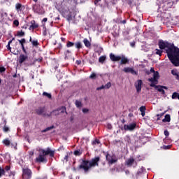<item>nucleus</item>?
I'll list each match as a JSON object with an SVG mask.
<instances>
[{
	"label": "nucleus",
	"instance_id": "3c124183",
	"mask_svg": "<svg viewBox=\"0 0 179 179\" xmlns=\"http://www.w3.org/2000/svg\"><path fill=\"white\" fill-rule=\"evenodd\" d=\"M70 52H71V51L66 50V55H68V54H69Z\"/></svg>",
	"mask_w": 179,
	"mask_h": 179
},
{
	"label": "nucleus",
	"instance_id": "774afa93",
	"mask_svg": "<svg viewBox=\"0 0 179 179\" xmlns=\"http://www.w3.org/2000/svg\"><path fill=\"white\" fill-rule=\"evenodd\" d=\"M1 80H0V83H1Z\"/></svg>",
	"mask_w": 179,
	"mask_h": 179
},
{
	"label": "nucleus",
	"instance_id": "1a4fd4ad",
	"mask_svg": "<svg viewBox=\"0 0 179 179\" xmlns=\"http://www.w3.org/2000/svg\"><path fill=\"white\" fill-rule=\"evenodd\" d=\"M135 127H136V124L133 123L128 125H124V128L125 131H134V129H135Z\"/></svg>",
	"mask_w": 179,
	"mask_h": 179
},
{
	"label": "nucleus",
	"instance_id": "2f4dec72",
	"mask_svg": "<svg viewBox=\"0 0 179 179\" xmlns=\"http://www.w3.org/2000/svg\"><path fill=\"white\" fill-rule=\"evenodd\" d=\"M43 96H46V97H48V99H51V94H48L47 92H43Z\"/></svg>",
	"mask_w": 179,
	"mask_h": 179
},
{
	"label": "nucleus",
	"instance_id": "4be33fe9",
	"mask_svg": "<svg viewBox=\"0 0 179 179\" xmlns=\"http://www.w3.org/2000/svg\"><path fill=\"white\" fill-rule=\"evenodd\" d=\"M75 104L78 108H80V107H82V102H80V101H76Z\"/></svg>",
	"mask_w": 179,
	"mask_h": 179
},
{
	"label": "nucleus",
	"instance_id": "79ce46f5",
	"mask_svg": "<svg viewBox=\"0 0 179 179\" xmlns=\"http://www.w3.org/2000/svg\"><path fill=\"white\" fill-rule=\"evenodd\" d=\"M0 72H5V67H0Z\"/></svg>",
	"mask_w": 179,
	"mask_h": 179
},
{
	"label": "nucleus",
	"instance_id": "bb28decb",
	"mask_svg": "<svg viewBox=\"0 0 179 179\" xmlns=\"http://www.w3.org/2000/svg\"><path fill=\"white\" fill-rule=\"evenodd\" d=\"M82 111L84 114H89V108H83Z\"/></svg>",
	"mask_w": 179,
	"mask_h": 179
},
{
	"label": "nucleus",
	"instance_id": "6e6d98bb",
	"mask_svg": "<svg viewBox=\"0 0 179 179\" xmlns=\"http://www.w3.org/2000/svg\"><path fill=\"white\" fill-rule=\"evenodd\" d=\"M76 63L79 65V64H80V61H77Z\"/></svg>",
	"mask_w": 179,
	"mask_h": 179
},
{
	"label": "nucleus",
	"instance_id": "49530a36",
	"mask_svg": "<svg viewBox=\"0 0 179 179\" xmlns=\"http://www.w3.org/2000/svg\"><path fill=\"white\" fill-rule=\"evenodd\" d=\"M6 171H9V170H10V167L6 166Z\"/></svg>",
	"mask_w": 179,
	"mask_h": 179
},
{
	"label": "nucleus",
	"instance_id": "09e8293b",
	"mask_svg": "<svg viewBox=\"0 0 179 179\" xmlns=\"http://www.w3.org/2000/svg\"><path fill=\"white\" fill-rule=\"evenodd\" d=\"M94 143L99 144V143H100V141H99V140H96V141H94Z\"/></svg>",
	"mask_w": 179,
	"mask_h": 179
},
{
	"label": "nucleus",
	"instance_id": "6ab92c4d",
	"mask_svg": "<svg viewBox=\"0 0 179 179\" xmlns=\"http://www.w3.org/2000/svg\"><path fill=\"white\" fill-rule=\"evenodd\" d=\"M36 8H37L36 6H35L34 7V11H35L36 13H38L39 15H43V10H38V9Z\"/></svg>",
	"mask_w": 179,
	"mask_h": 179
},
{
	"label": "nucleus",
	"instance_id": "a18cd8bd",
	"mask_svg": "<svg viewBox=\"0 0 179 179\" xmlns=\"http://www.w3.org/2000/svg\"><path fill=\"white\" fill-rule=\"evenodd\" d=\"M3 129H4L5 132H8V131H9V128H8V127H4Z\"/></svg>",
	"mask_w": 179,
	"mask_h": 179
},
{
	"label": "nucleus",
	"instance_id": "f3484780",
	"mask_svg": "<svg viewBox=\"0 0 179 179\" xmlns=\"http://www.w3.org/2000/svg\"><path fill=\"white\" fill-rule=\"evenodd\" d=\"M171 120V118L170 117V115H166L165 117L163 119V122H170Z\"/></svg>",
	"mask_w": 179,
	"mask_h": 179
},
{
	"label": "nucleus",
	"instance_id": "412c9836",
	"mask_svg": "<svg viewBox=\"0 0 179 179\" xmlns=\"http://www.w3.org/2000/svg\"><path fill=\"white\" fill-rule=\"evenodd\" d=\"M106 56H101L99 59V62L101 63V64H103V62H104L106 61Z\"/></svg>",
	"mask_w": 179,
	"mask_h": 179
},
{
	"label": "nucleus",
	"instance_id": "680f3d73",
	"mask_svg": "<svg viewBox=\"0 0 179 179\" xmlns=\"http://www.w3.org/2000/svg\"><path fill=\"white\" fill-rule=\"evenodd\" d=\"M34 1V2H37V1H38V0H33Z\"/></svg>",
	"mask_w": 179,
	"mask_h": 179
},
{
	"label": "nucleus",
	"instance_id": "c756f323",
	"mask_svg": "<svg viewBox=\"0 0 179 179\" xmlns=\"http://www.w3.org/2000/svg\"><path fill=\"white\" fill-rule=\"evenodd\" d=\"M74 155L76 156H80V155H82V152H80V150H76L74 152Z\"/></svg>",
	"mask_w": 179,
	"mask_h": 179
},
{
	"label": "nucleus",
	"instance_id": "dca6fc26",
	"mask_svg": "<svg viewBox=\"0 0 179 179\" xmlns=\"http://www.w3.org/2000/svg\"><path fill=\"white\" fill-rule=\"evenodd\" d=\"M27 59V57H26L24 55H21L20 56V61H19L20 64H23V62H24Z\"/></svg>",
	"mask_w": 179,
	"mask_h": 179
},
{
	"label": "nucleus",
	"instance_id": "a19ab883",
	"mask_svg": "<svg viewBox=\"0 0 179 179\" xmlns=\"http://www.w3.org/2000/svg\"><path fill=\"white\" fill-rule=\"evenodd\" d=\"M164 134L165 136H169V135H170V134L169 133V131H167V130H165Z\"/></svg>",
	"mask_w": 179,
	"mask_h": 179
},
{
	"label": "nucleus",
	"instance_id": "f257e3e1",
	"mask_svg": "<svg viewBox=\"0 0 179 179\" xmlns=\"http://www.w3.org/2000/svg\"><path fill=\"white\" fill-rule=\"evenodd\" d=\"M160 50H166L168 57L175 66H179V48L164 41L159 43Z\"/></svg>",
	"mask_w": 179,
	"mask_h": 179
},
{
	"label": "nucleus",
	"instance_id": "13d9d810",
	"mask_svg": "<svg viewBox=\"0 0 179 179\" xmlns=\"http://www.w3.org/2000/svg\"><path fill=\"white\" fill-rule=\"evenodd\" d=\"M10 16H11V17H13V14H10Z\"/></svg>",
	"mask_w": 179,
	"mask_h": 179
},
{
	"label": "nucleus",
	"instance_id": "864d4df0",
	"mask_svg": "<svg viewBox=\"0 0 179 179\" xmlns=\"http://www.w3.org/2000/svg\"><path fill=\"white\" fill-rule=\"evenodd\" d=\"M142 117H145V112H141Z\"/></svg>",
	"mask_w": 179,
	"mask_h": 179
},
{
	"label": "nucleus",
	"instance_id": "5701e85b",
	"mask_svg": "<svg viewBox=\"0 0 179 179\" xmlns=\"http://www.w3.org/2000/svg\"><path fill=\"white\" fill-rule=\"evenodd\" d=\"M3 143L6 145V146H9L10 145V141L8 139H4Z\"/></svg>",
	"mask_w": 179,
	"mask_h": 179
},
{
	"label": "nucleus",
	"instance_id": "473e14b6",
	"mask_svg": "<svg viewBox=\"0 0 179 179\" xmlns=\"http://www.w3.org/2000/svg\"><path fill=\"white\" fill-rule=\"evenodd\" d=\"M76 48H81L82 44L80 43V42H78L77 43H76Z\"/></svg>",
	"mask_w": 179,
	"mask_h": 179
},
{
	"label": "nucleus",
	"instance_id": "f8f14e48",
	"mask_svg": "<svg viewBox=\"0 0 179 179\" xmlns=\"http://www.w3.org/2000/svg\"><path fill=\"white\" fill-rule=\"evenodd\" d=\"M134 163H135V159H134V158H132V157L129 158V159H127L126 161V164L129 167H131V166H132L134 164Z\"/></svg>",
	"mask_w": 179,
	"mask_h": 179
},
{
	"label": "nucleus",
	"instance_id": "c03bdc74",
	"mask_svg": "<svg viewBox=\"0 0 179 179\" xmlns=\"http://www.w3.org/2000/svg\"><path fill=\"white\" fill-rule=\"evenodd\" d=\"M10 43H12V41H9L7 45V47H8V50H10Z\"/></svg>",
	"mask_w": 179,
	"mask_h": 179
},
{
	"label": "nucleus",
	"instance_id": "7ed1b4c3",
	"mask_svg": "<svg viewBox=\"0 0 179 179\" xmlns=\"http://www.w3.org/2000/svg\"><path fill=\"white\" fill-rule=\"evenodd\" d=\"M99 161L100 158L99 157L92 159L91 161H83V163L80 166V169H83L86 173L89 171L92 167H96V166H99Z\"/></svg>",
	"mask_w": 179,
	"mask_h": 179
},
{
	"label": "nucleus",
	"instance_id": "052dcab7",
	"mask_svg": "<svg viewBox=\"0 0 179 179\" xmlns=\"http://www.w3.org/2000/svg\"><path fill=\"white\" fill-rule=\"evenodd\" d=\"M21 44V47H23V46H24V45H23V43H20Z\"/></svg>",
	"mask_w": 179,
	"mask_h": 179
},
{
	"label": "nucleus",
	"instance_id": "ea45409f",
	"mask_svg": "<svg viewBox=\"0 0 179 179\" xmlns=\"http://www.w3.org/2000/svg\"><path fill=\"white\" fill-rule=\"evenodd\" d=\"M103 89H106L104 85H101V87H99L96 88V90H101Z\"/></svg>",
	"mask_w": 179,
	"mask_h": 179
},
{
	"label": "nucleus",
	"instance_id": "e433bc0d",
	"mask_svg": "<svg viewBox=\"0 0 179 179\" xmlns=\"http://www.w3.org/2000/svg\"><path fill=\"white\" fill-rule=\"evenodd\" d=\"M13 24H15V26H19V20H15L13 22Z\"/></svg>",
	"mask_w": 179,
	"mask_h": 179
},
{
	"label": "nucleus",
	"instance_id": "20e7f679",
	"mask_svg": "<svg viewBox=\"0 0 179 179\" xmlns=\"http://www.w3.org/2000/svg\"><path fill=\"white\" fill-rule=\"evenodd\" d=\"M47 155H50V156L52 157L54 156V151L51 150L50 148L46 150H39V156L36 158V162H38L39 163H45V162H47V158H45Z\"/></svg>",
	"mask_w": 179,
	"mask_h": 179
},
{
	"label": "nucleus",
	"instance_id": "7c9ffc66",
	"mask_svg": "<svg viewBox=\"0 0 179 179\" xmlns=\"http://www.w3.org/2000/svg\"><path fill=\"white\" fill-rule=\"evenodd\" d=\"M96 73H92L90 75V79H96Z\"/></svg>",
	"mask_w": 179,
	"mask_h": 179
},
{
	"label": "nucleus",
	"instance_id": "9b49d317",
	"mask_svg": "<svg viewBox=\"0 0 179 179\" xmlns=\"http://www.w3.org/2000/svg\"><path fill=\"white\" fill-rule=\"evenodd\" d=\"M110 58L111 61L117 62V61H120L121 59V55L120 56H115L114 54L110 53Z\"/></svg>",
	"mask_w": 179,
	"mask_h": 179
},
{
	"label": "nucleus",
	"instance_id": "393cba45",
	"mask_svg": "<svg viewBox=\"0 0 179 179\" xmlns=\"http://www.w3.org/2000/svg\"><path fill=\"white\" fill-rule=\"evenodd\" d=\"M165 5H166L168 8H171V6H173V2L172 1L165 2Z\"/></svg>",
	"mask_w": 179,
	"mask_h": 179
},
{
	"label": "nucleus",
	"instance_id": "a211bd4d",
	"mask_svg": "<svg viewBox=\"0 0 179 179\" xmlns=\"http://www.w3.org/2000/svg\"><path fill=\"white\" fill-rule=\"evenodd\" d=\"M83 43H84L85 45V47H90V45H91L90 42L89 41V40H87V38H85L83 40Z\"/></svg>",
	"mask_w": 179,
	"mask_h": 179
},
{
	"label": "nucleus",
	"instance_id": "e2e57ef3",
	"mask_svg": "<svg viewBox=\"0 0 179 179\" xmlns=\"http://www.w3.org/2000/svg\"><path fill=\"white\" fill-rule=\"evenodd\" d=\"M22 50H24V46H22Z\"/></svg>",
	"mask_w": 179,
	"mask_h": 179
},
{
	"label": "nucleus",
	"instance_id": "9d476101",
	"mask_svg": "<svg viewBox=\"0 0 179 179\" xmlns=\"http://www.w3.org/2000/svg\"><path fill=\"white\" fill-rule=\"evenodd\" d=\"M123 71L126 73H131L132 75H136V71H135V70H134V69L130 68V67H125L123 69Z\"/></svg>",
	"mask_w": 179,
	"mask_h": 179
},
{
	"label": "nucleus",
	"instance_id": "aec40b11",
	"mask_svg": "<svg viewBox=\"0 0 179 179\" xmlns=\"http://www.w3.org/2000/svg\"><path fill=\"white\" fill-rule=\"evenodd\" d=\"M171 73L173 75V76H177V79H178V71H177L176 69L172 70Z\"/></svg>",
	"mask_w": 179,
	"mask_h": 179
},
{
	"label": "nucleus",
	"instance_id": "bf43d9fd",
	"mask_svg": "<svg viewBox=\"0 0 179 179\" xmlns=\"http://www.w3.org/2000/svg\"><path fill=\"white\" fill-rule=\"evenodd\" d=\"M24 34V33L22 32L20 36H23Z\"/></svg>",
	"mask_w": 179,
	"mask_h": 179
},
{
	"label": "nucleus",
	"instance_id": "ddd939ff",
	"mask_svg": "<svg viewBox=\"0 0 179 179\" xmlns=\"http://www.w3.org/2000/svg\"><path fill=\"white\" fill-rule=\"evenodd\" d=\"M120 59H121L120 64H128V62L129 61L128 59V58L125 57V56H124V55H121Z\"/></svg>",
	"mask_w": 179,
	"mask_h": 179
},
{
	"label": "nucleus",
	"instance_id": "4c0bfd02",
	"mask_svg": "<svg viewBox=\"0 0 179 179\" xmlns=\"http://www.w3.org/2000/svg\"><path fill=\"white\" fill-rule=\"evenodd\" d=\"M33 45H38V42L37 41H31Z\"/></svg>",
	"mask_w": 179,
	"mask_h": 179
},
{
	"label": "nucleus",
	"instance_id": "423d86ee",
	"mask_svg": "<svg viewBox=\"0 0 179 179\" xmlns=\"http://www.w3.org/2000/svg\"><path fill=\"white\" fill-rule=\"evenodd\" d=\"M142 85H143L142 80H138L135 83V87L136 89L137 93H141V92L142 90Z\"/></svg>",
	"mask_w": 179,
	"mask_h": 179
},
{
	"label": "nucleus",
	"instance_id": "5fc2aeb1",
	"mask_svg": "<svg viewBox=\"0 0 179 179\" xmlns=\"http://www.w3.org/2000/svg\"><path fill=\"white\" fill-rule=\"evenodd\" d=\"M42 22H47V18H43V21Z\"/></svg>",
	"mask_w": 179,
	"mask_h": 179
},
{
	"label": "nucleus",
	"instance_id": "4468645a",
	"mask_svg": "<svg viewBox=\"0 0 179 179\" xmlns=\"http://www.w3.org/2000/svg\"><path fill=\"white\" fill-rule=\"evenodd\" d=\"M36 113L38 115H42L44 113V108L40 107L36 109Z\"/></svg>",
	"mask_w": 179,
	"mask_h": 179
},
{
	"label": "nucleus",
	"instance_id": "c9c22d12",
	"mask_svg": "<svg viewBox=\"0 0 179 179\" xmlns=\"http://www.w3.org/2000/svg\"><path fill=\"white\" fill-rule=\"evenodd\" d=\"M18 41L20 44H24V43H26V40L24 38L19 40Z\"/></svg>",
	"mask_w": 179,
	"mask_h": 179
},
{
	"label": "nucleus",
	"instance_id": "8fccbe9b",
	"mask_svg": "<svg viewBox=\"0 0 179 179\" xmlns=\"http://www.w3.org/2000/svg\"><path fill=\"white\" fill-rule=\"evenodd\" d=\"M131 47H135V43H131Z\"/></svg>",
	"mask_w": 179,
	"mask_h": 179
},
{
	"label": "nucleus",
	"instance_id": "0eeeda50",
	"mask_svg": "<svg viewBox=\"0 0 179 179\" xmlns=\"http://www.w3.org/2000/svg\"><path fill=\"white\" fill-rule=\"evenodd\" d=\"M60 113H66V109L65 108V107L62 106V108H60L57 110H53L51 113V114L52 115H59Z\"/></svg>",
	"mask_w": 179,
	"mask_h": 179
},
{
	"label": "nucleus",
	"instance_id": "c85d7f7f",
	"mask_svg": "<svg viewBox=\"0 0 179 179\" xmlns=\"http://www.w3.org/2000/svg\"><path fill=\"white\" fill-rule=\"evenodd\" d=\"M38 27V25L37 24H34L32 22V24L30 26V29H36Z\"/></svg>",
	"mask_w": 179,
	"mask_h": 179
},
{
	"label": "nucleus",
	"instance_id": "b1692460",
	"mask_svg": "<svg viewBox=\"0 0 179 179\" xmlns=\"http://www.w3.org/2000/svg\"><path fill=\"white\" fill-rule=\"evenodd\" d=\"M162 52H163V51L159 49L155 50V53L157 54V55H159V57H162Z\"/></svg>",
	"mask_w": 179,
	"mask_h": 179
},
{
	"label": "nucleus",
	"instance_id": "37998d69",
	"mask_svg": "<svg viewBox=\"0 0 179 179\" xmlns=\"http://www.w3.org/2000/svg\"><path fill=\"white\" fill-rule=\"evenodd\" d=\"M107 128H108V129H111L113 128V127L111 126V124H107Z\"/></svg>",
	"mask_w": 179,
	"mask_h": 179
},
{
	"label": "nucleus",
	"instance_id": "338daca9",
	"mask_svg": "<svg viewBox=\"0 0 179 179\" xmlns=\"http://www.w3.org/2000/svg\"><path fill=\"white\" fill-rule=\"evenodd\" d=\"M38 61H41V59H40Z\"/></svg>",
	"mask_w": 179,
	"mask_h": 179
},
{
	"label": "nucleus",
	"instance_id": "0e129e2a",
	"mask_svg": "<svg viewBox=\"0 0 179 179\" xmlns=\"http://www.w3.org/2000/svg\"><path fill=\"white\" fill-rule=\"evenodd\" d=\"M30 41H31V37L30 38Z\"/></svg>",
	"mask_w": 179,
	"mask_h": 179
},
{
	"label": "nucleus",
	"instance_id": "2eb2a0df",
	"mask_svg": "<svg viewBox=\"0 0 179 179\" xmlns=\"http://www.w3.org/2000/svg\"><path fill=\"white\" fill-rule=\"evenodd\" d=\"M15 9L17 13H19V12H22V10L23 9V6H22V4L20 3H17L15 4Z\"/></svg>",
	"mask_w": 179,
	"mask_h": 179
},
{
	"label": "nucleus",
	"instance_id": "4d7b16f0",
	"mask_svg": "<svg viewBox=\"0 0 179 179\" xmlns=\"http://www.w3.org/2000/svg\"><path fill=\"white\" fill-rule=\"evenodd\" d=\"M64 159H65L66 160H67V159H68V156H66V157H64Z\"/></svg>",
	"mask_w": 179,
	"mask_h": 179
},
{
	"label": "nucleus",
	"instance_id": "58836bf2",
	"mask_svg": "<svg viewBox=\"0 0 179 179\" xmlns=\"http://www.w3.org/2000/svg\"><path fill=\"white\" fill-rule=\"evenodd\" d=\"M67 47H73V43L72 42H68Z\"/></svg>",
	"mask_w": 179,
	"mask_h": 179
},
{
	"label": "nucleus",
	"instance_id": "39448f33",
	"mask_svg": "<svg viewBox=\"0 0 179 179\" xmlns=\"http://www.w3.org/2000/svg\"><path fill=\"white\" fill-rule=\"evenodd\" d=\"M22 178L23 179H30L31 178V171L28 168L22 169Z\"/></svg>",
	"mask_w": 179,
	"mask_h": 179
},
{
	"label": "nucleus",
	"instance_id": "f704fd0d",
	"mask_svg": "<svg viewBox=\"0 0 179 179\" xmlns=\"http://www.w3.org/2000/svg\"><path fill=\"white\" fill-rule=\"evenodd\" d=\"M53 127H48L45 129L43 130L42 132H47V131H50V129H52Z\"/></svg>",
	"mask_w": 179,
	"mask_h": 179
},
{
	"label": "nucleus",
	"instance_id": "72a5a7b5",
	"mask_svg": "<svg viewBox=\"0 0 179 179\" xmlns=\"http://www.w3.org/2000/svg\"><path fill=\"white\" fill-rule=\"evenodd\" d=\"M146 110V108L145 106L140 107V111L141 113H145V110Z\"/></svg>",
	"mask_w": 179,
	"mask_h": 179
},
{
	"label": "nucleus",
	"instance_id": "f03ea898",
	"mask_svg": "<svg viewBox=\"0 0 179 179\" xmlns=\"http://www.w3.org/2000/svg\"><path fill=\"white\" fill-rule=\"evenodd\" d=\"M150 73H153V78H149L148 80L150 82L151 87H155L158 92H161V93L164 94V90H163L162 87L156 86L157 84V80L159 79V72L155 71L154 68H151L150 70Z\"/></svg>",
	"mask_w": 179,
	"mask_h": 179
},
{
	"label": "nucleus",
	"instance_id": "de8ad7c7",
	"mask_svg": "<svg viewBox=\"0 0 179 179\" xmlns=\"http://www.w3.org/2000/svg\"><path fill=\"white\" fill-rule=\"evenodd\" d=\"M29 155L31 156H33V155H34V151H30Z\"/></svg>",
	"mask_w": 179,
	"mask_h": 179
},
{
	"label": "nucleus",
	"instance_id": "69168bd1",
	"mask_svg": "<svg viewBox=\"0 0 179 179\" xmlns=\"http://www.w3.org/2000/svg\"><path fill=\"white\" fill-rule=\"evenodd\" d=\"M123 23H125V21H123Z\"/></svg>",
	"mask_w": 179,
	"mask_h": 179
},
{
	"label": "nucleus",
	"instance_id": "603ef678",
	"mask_svg": "<svg viewBox=\"0 0 179 179\" xmlns=\"http://www.w3.org/2000/svg\"><path fill=\"white\" fill-rule=\"evenodd\" d=\"M169 148H170V145L164 146V148H165V149H169Z\"/></svg>",
	"mask_w": 179,
	"mask_h": 179
},
{
	"label": "nucleus",
	"instance_id": "cd10ccee",
	"mask_svg": "<svg viewBox=\"0 0 179 179\" xmlns=\"http://www.w3.org/2000/svg\"><path fill=\"white\" fill-rule=\"evenodd\" d=\"M103 86H104L105 89H110L111 87V83L109 82Z\"/></svg>",
	"mask_w": 179,
	"mask_h": 179
},
{
	"label": "nucleus",
	"instance_id": "6e6552de",
	"mask_svg": "<svg viewBox=\"0 0 179 179\" xmlns=\"http://www.w3.org/2000/svg\"><path fill=\"white\" fill-rule=\"evenodd\" d=\"M106 160H108L110 164H113V163H115V162H117V158L115 157V155H107Z\"/></svg>",
	"mask_w": 179,
	"mask_h": 179
},
{
	"label": "nucleus",
	"instance_id": "a878e982",
	"mask_svg": "<svg viewBox=\"0 0 179 179\" xmlns=\"http://www.w3.org/2000/svg\"><path fill=\"white\" fill-rule=\"evenodd\" d=\"M5 175V170L2 168H0V178L2 177V176Z\"/></svg>",
	"mask_w": 179,
	"mask_h": 179
}]
</instances>
